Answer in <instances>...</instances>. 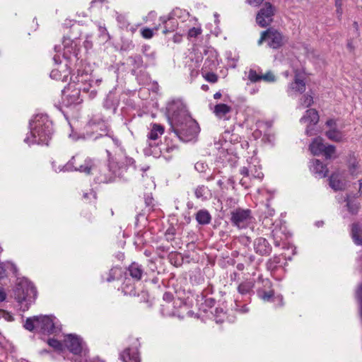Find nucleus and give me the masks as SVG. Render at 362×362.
<instances>
[{
	"mask_svg": "<svg viewBox=\"0 0 362 362\" xmlns=\"http://www.w3.org/2000/svg\"><path fill=\"white\" fill-rule=\"evenodd\" d=\"M167 110L173 131L180 140L187 142L198 134V124L191 117L181 101H173L168 105Z\"/></svg>",
	"mask_w": 362,
	"mask_h": 362,
	"instance_id": "obj_1",
	"label": "nucleus"
},
{
	"mask_svg": "<svg viewBox=\"0 0 362 362\" xmlns=\"http://www.w3.org/2000/svg\"><path fill=\"white\" fill-rule=\"evenodd\" d=\"M37 290L28 279H18L12 291V297L16 300V308L25 312L34 303L37 298Z\"/></svg>",
	"mask_w": 362,
	"mask_h": 362,
	"instance_id": "obj_2",
	"label": "nucleus"
},
{
	"mask_svg": "<svg viewBox=\"0 0 362 362\" xmlns=\"http://www.w3.org/2000/svg\"><path fill=\"white\" fill-rule=\"evenodd\" d=\"M106 152L108 156L109 165L107 167L104 165L102 168H97L96 170H98V175L95 176V181L98 184L112 182L115 181L117 176L122 177L119 170L124 168L123 164L119 165V163L114 160L111 153L108 150Z\"/></svg>",
	"mask_w": 362,
	"mask_h": 362,
	"instance_id": "obj_3",
	"label": "nucleus"
},
{
	"mask_svg": "<svg viewBox=\"0 0 362 362\" xmlns=\"http://www.w3.org/2000/svg\"><path fill=\"white\" fill-rule=\"evenodd\" d=\"M81 93L88 95L89 99H93L97 95L98 91L93 88L89 78V75L84 71L78 70L75 79L73 80Z\"/></svg>",
	"mask_w": 362,
	"mask_h": 362,
	"instance_id": "obj_4",
	"label": "nucleus"
},
{
	"mask_svg": "<svg viewBox=\"0 0 362 362\" xmlns=\"http://www.w3.org/2000/svg\"><path fill=\"white\" fill-rule=\"evenodd\" d=\"M284 37L281 33L270 27L261 33V37L258 40V44L261 45L264 41H267L269 47L279 49L284 45Z\"/></svg>",
	"mask_w": 362,
	"mask_h": 362,
	"instance_id": "obj_5",
	"label": "nucleus"
},
{
	"mask_svg": "<svg viewBox=\"0 0 362 362\" xmlns=\"http://www.w3.org/2000/svg\"><path fill=\"white\" fill-rule=\"evenodd\" d=\"M253 217L249 209L237 208L230 211L231 223L239 228H244L251 223Z\"/></svg>",
	"mask_w": 362,
	"mask_h": 362,
	"instance_id": "obj_6",
	"label": "nucleus"
},
{
	"mask_svg": "<svg viewBox=\"0 0 362 362\" xmlns=\"http://www.w3.org/2000/svg\"><path fill=\"white\" fill-rule=\"evenodd\" d=\"M25 329L40 334V338L44 340L45 334V315H40L27 317L23 323Z\"/></svg>",
	"mask_w": 362,
	"mask_h": 362,
	"instance_id": "obj_7",
	"label": "nucleus"
},
{
	"mask_svg": "<svg viewBox=\"0 0 362 362\" xmlns=\"http://www.w3.org/2000/svg\"><path fill=\"white\" fill-rule=\"evenodd\" d=\"M276 8L270 2H265L256 15V23L261 28H267L273 22Z\"/></svg>",
	"mask_w": 362,
	"mask_h": 362,
	"instance_id": "obj_8",
	"label": "nucleus"
},
{
	"mask_svg": "<svg viewBox=\"0 0 362 362\" xmlns=\"http://www.w3.org/2000/svg\"><path fill=\"white\" fill-rule=\"evenodd\" d=\"M42 118V115H37L35 119H32L29 122L30 128V135L33 138L32 143L43 145L45 141V131L43 128L44 122L40 121L38 117Z\"/></svg>",
	"mask_w": 362,
	"mask_h": 362,
	"instance_id": "obj_9",
	"label": "nucleus"
},
{
	"mask_svg": "<svg viewBox=\"0 0 362 362\" xmlns=\"http://www.w3.org/2000/svg\"><path fill=\"white\" fill-rule=\"evenodd\" d=\"M97 166L93 163L90 159H86L83 164L76 163V158L73 156L71 159L63 166L60 170L64 171H79L84 173L86 175H90L93 170H96Z\"/></svg>",
	"mask_w": 362,
	"mask_h": 362,
	"instance_id": "obj_10",
	"label": "nucleus"
},
{
	"mask_svg": "<svg viewBox=\"0 0 362 362\" xmlns=\"http://www.w3.org/2000/svg\"><path fill=\"white\" fill-rule=\"evenodd\" d=\"M78 37L74 35L64 37L62 44L64 46V57L66 59L71 57L73 54L76 59H79L80 45L77 42Z\"/></svg>",
	"mask_w": 362,
	"mask_h": 362,
	"instance_id": "obj_11",
	"label": "nucleus"
},
{
	"mask_svg": "<svg viewBox=\"0 0 362 362\" xmlns=\"http://www.w3.org/2000/svg\"><path fill=\"white\" fill-rule=\"evenodd\" d=\"M83 340L76 334H69L66 336L64 344L68 350L74 355H78L82 352Z\"/></svg>",
	"mask_w": 362,
	"mask_h": 362,
	"instance_id": "obj_12",
	"label": "nucleus"
},
{
	"mask_svg": "<svg viewBox=\"0 0 362 362\" xmlns=\"http://www.w3.org/2000/svg\"><path fill=\"white\" fill-rule=\"evenodd\" d=\"M253 247L256 254L260 256H269L272 251V247L268 240L262 237L255 239Z\"/></svg>",
	"mask_w": 362,
	"mask_h": 362,
	"instance_id": "obj_13",
	"label": "nucleus"
},
{
	"mask_svg": "<svg viewBox=\"0 0 362 362\" xmlns=\"http://www.w3.org/2000/svg\"><path fill=\"white\" fill-rule=\"evenodd\" d=\"M247 78L252 83H257L262 80L265 82L272 83L276 80L275 75L272 71H268L265 74H259L253 69L249 70Z\"/></svg>",
	"mask_w": 362,
	"mask_h": 362,
	"instance_id": "obj_14",
	"label": "nucleus"
},
{
	"mask_svg": "<svg viewBox=\"0 0 362 362\" xmlns=\"http://www.w3.org/2000/svg\"><path fill=\"white\" fill-rule=\"evenodd\" d=\"M62 330V324L57 317L52 315H47V334L57 336Z\"/></svg>",
	"mask_w": 362,
	"mask_h": 362,
	"instance_id": "obj_15",
	"label": "nucleus"
},
{
	"mask_svg": "<svg viewBox=\"0 0 362 362\" xmlns=\"http://www.w3.org/2000/svg\"><path fill=\"white\" fill-rule=\"evenodd\" d=\"M185 303V300L182 298H174L171 305L161 304V313L164 316H173L175 315L177 308H180Z\"/></svg>",
	"mask_w": 362,
	"mask_h": 362,
	"instance_id": "obj_16",
	"label": "nucleus"
},
{
	"mask_svg": "<svg viewBox=\"0 0 362 362\" xmlns=\"http://www.w3.org/2000/svg\"><path fill=\"white\" fill-rule=\"evenodd\" d=\"M127 270V274L136 281H141L144 274L142 265L136 262H132Z\"/></svg>",
	"mask_w": 362,
	"mask_h": 362,
	"instance_id": "obj_17",
	"label": "nucleus"
},
{
	"mask_svg": "<svg viewBox=\"0 0 362 362\" xmlns=\"http://www.w3.org/2000/svg\"><path fill=\"white\" fill-rule=\"evenodd\" d=\"M310 170L316 176L320 178L327 177L329 172L327 165L323 164L322 162L318 159L313 160Z\"/></svg>",
	"mask_w": 362,
	"mask_h": 362,
	"instance_id": "obj_18",
	"label": "nucleus"
},
{
	"mask_svg": "<svg viewBox=\"0 0 362 362\" xmlns=\"http://www.w3.org/2000/svg\"><path fill=\"white\" fill-rule=\"evenodd\" d=\"M324 140L322 137H315L309 145V149L314 156L322 155L324 151Z\"/></svg>",
	"mask_w": 362,
	"mask_h": 362,
	"instance_id": "obj_19",
	"label": "nucleus"
},
{
	"mask_svg": "<svg viewBox=\"0 0 362 362\" xmlns=\"http://www.w3.org/2000/svg\"><path fill=\"white\" fill-rule=\"evenodd\" d=\"M320 116L315 109H309L305 111V114L300 118V122H309L313 126L317 124L319 122Z\"/></svg>",
	"mask_w": 362,
	"mask_h": 362,
	"instance_id": "obj_20",
	"label": "nucleus"
},
{
	"mask_svg": "<svg viewBox=\"0 0 362 362\" xmlns=\"http://www.w3.org/2000/svg\"><path fill=\"white\" fill-rule=\"evenodd\" d=\"M351 235L356 245L362 246V225L358 223L351 224Z\"/></svg>",
	"mask_w": 362,
	"mask_h": 362,
	"instance_id": "obj_21",
	"label": "nucleus"
},
{
	"mask_svg": "<svg viewBox=\"0 0 362 362\" xmlns=\"http://www.w3.org/2000/svg\"><path fill=\"white\" fill-rule=\"evenodd\" d=\"M122 362H139V354L136 351L127 348L120 354Z\"/></svg>",
	"mask_w": 362,
	"mask_h": 362,
	"instance_id": "obj_22",
	"label": "nucleus"
},
{
	"mask_svg": "<svg viewBox=\"0 0 362 362\" xmlns=\"http://www.w3.org/2000/svg\"><path fill=\"white\" fill-rule=\"evenodd\" d=\"M328 180L330 187L334 191H341L344 189L345 185L342 180H340L339 174L332 173Z\"/></svg>",
	"mask_w": 362,
	"mask_h": 362,
	"instance_id": "obj_23",
	"label": "nucleus"
},
{
	"mask_svg": "<svg viewBox=\"0 0 362 362\" xmlns=\"http://www.w3.org/2000/svg\"><path fill=\"white\" fill-rule=\"evenodd\" d=\"M195 219L199 225H207L211 221V216L208 210L200 209L195 214Z\"/></svg>",
	"mask_w": 362,
	"mask_h": 362,
	"instance_id": "obj_24",
	"label": "nucleus"
},
{
	"mask_svg": "<svg viewBox=\"0 0 362 362\" xmlns=\"http://www.w3.org/2000/svg\"><path fill=\"white\" fill-rule=\"evenodd\" d=\"M255 281L253 280H246L239 284L238 291L242 295L253 293Z\"/></svg>",
	"mask_w": 362,
	"mask_h": 362,
	"instance_id": "obj_25",
	"label": "nucleus"
},
{
	"mask_svg": "<svg viewBox=\"0 0 362 362\" xmlns=\"http://www.w3.org/2000/svg\"><path fill=\"white\" fill-rule=\"evenodd\" d=\"M164 133V127L160 124L154 123L152 124L150 132L148 134V138L151 140H156L159 136Z\"/></svg>",
	"mask_w": 362,
	"mask_h": 362,
	"instance_id": "obj_26",
	"label": "nucleus"
},
{
	"mask_svg": "<svg viewBox=\"0 0 362 362\" xmlns=\"http://www.w3.org/2000/svg\"><path fill=\"white\" fill-rule=\"evenodd\" d=\"M232 108L230 106L224 103H219L215 105L214 112L218 117L223 118L228 113L230 112Z\"/></svg>",
	"mask_w": 362,
	"mask_h": 362,
	"instance_id": "obj_27",
	"label": "nucleus"
},
{
	"mask_svg": "<svg viewBox=\"0 0 362 362\" xmlns=\"http://www.w3.org/2000/svg\"><path fill=\"white\" fill-rule=\"evenodd\" d=\"M81 93L77 87L72 90L71 93L66 95L68 100L67 105L81 103L83 98H81Z\"/></svg>",
	"mask_w": 362,
	"mask_h": 362,
	"instance_id": "obj_28",
	"label": "nucleus"
},
{
	"mask_svg": "<svg viewBox=\"0 0 362 362\" xmlns=\"http://www.w3.org/2000/svg\"><path fill=\"white\" fill-rule=\"evenodd\" d=\"M257 294L259 298L265 302H272L274 300V292L272 289L267 291L264 288H258Z\"/></svg>",
	"mask_w": 362,
	"mask_h": 362,
	"instance_id": "obj_29",
	"label": "nucleus"
},
{
	"mask_svg": "<svg viewBox=\"0 0 362 362\" xmlns=\"http://www.w3.org/2000/svg\"><path fill=\"white\" fill-rule=\"evenodd\" d=\"M325 135L329 140L335 142H341L343 140L342 133L335 127L327 131Z\"/></svg>",
	"mask_w": 362,
	"mask_h": 362,
	"instance_id": "obj_30",
	"label": "nucleus"
},
{
	"mask_svg": "<svg viewBox=\"0 0 362 362\" xmlns=\"http://www.w3.org/2000/svg\"><path fill=\"white\" fill-rule=\"evenodd\" d=\"M291 88L302 93L305 90V83L303 80L299 78L298 76L296 74L294 81L291 83Z\"/></svg>",
	"mask_w": 362,
	"mask_h": 362,
	"instance_id": "obj_31",
	"label": "nucleus"
},
{
	"mask_svg": "<svg viewBox=\"0 0 362 362\" xmlns=\"http://www.w3.org/2000/svg\"><path fill=\"white\" fill-rule=\"evenodd\" d=\"M57 134L56 130L53 127L52 121H48L47 119V146H49V140H56L57 139Z\"/></svg>",
	"mask_w": 362,
	"mask_h": 362,
	"instance_id": "obj_32",
	"label": "nucleus"
},
{
	"mask_svg": "<svg viewBox=\"0 0 362 362\" xmlns=\"http://www.w3.org/2000/svg\"><path fill=\"white\" fill-rule=\"evenodd\" d=\"M346 202V207L348 211L352 215H356L358 214L360 209V204L358 202H356L353 200L349 199V197L346 198L344 200Z\"/></svg>",
	"mask_w": 362,
	"mask_h": 362,
	"instance_id": "obj_33",
	"label": "nucleus"
},
{
	"mask_svg": "<svg viewBox=\"0 0 362 362\" xmlns=\"http://www.w3.org/2000/svg\"><path fill=\"white\" fill-rule=\"evenodd\" d=\"M49 76L51 78L54 79L56 81H61L62 82L66 81L68 78V74L66 71L63 74L61 71L57 69H54L50 72Z\"/></svg>",
	"mask_w": 362,
	"mask_h": 362,
	"instance_id": "obj_34",
	"label": "nucleus"
},
{
	"mask_svg": "<svg viewBox=\"0 0 362 362\" xmlns=\"http://www.w3.org/2000/svg\"><path fill=\"white\" fill-rule=\"evenodd\" d=\"M134 69H138L144 66L143 58L140 54H135L129 57Z\"/></svg>",
	"mask_w": 362,
	"mask_h": 362,
	"instance_id": "obj_35",
	"label": "nucleus"
},
{
	"mask_svg": "<svg viewBox=\"0 0 362 362\" xmlns=\"http://www.w3.org/2000/svg\"><path fill=\"white\" fill-rule=\"evenodd\" d=\"M349 171L351 175H356V170L358 168V162L354 154L350 155L349 160Z\"/></svg>",
	"mask_w": 362,
	"mask_h": 362,
	"instance_id": "obj_36",
	"label": "nucleus"
},
{
	"mask_svg": "<svg viewBox=\"0 0 362 362\" xmlns=\"http://www.w3.org/2000/svg\"><path fill=\"white\" fill-rule=\"evenodd\" d=\"M47 344L57 351H62L64 349L63 344L58 339L54 338L49 339L47 340Z\"/></svg>",
	"mask_w": 362,
	"mask_h": 362,
	"instance_id": "obj_37",
	"label": "nucleus"
},
{
	"mask_svg": "<svg viewBox=\"0 0 362 362\" xmlns=\"http://www.w3.org/2000/svg\"><path fill=\"white\" fill-rule=\"evenodd\" d=\"M323 150L324 151L322 155L326 159H330L332 156L336 152V147L334 145L329 144L325 146Z\"/></svg>",
	"mask_w": 362,
	"mask_h": 362,
	"instance_id": "obj_38",
	"label": "nucleus"
},
{
	"mask_svg": "<svg viewBox=\"0 0 362 362\" xmlns=\"http://www.w3.org/2000/svg\"><path fill=\"white\" fill-rule=\"evenodd\" d=\"M141 52L145 57L152 60H153L156 57V53L151 51V47L149 45H145L142 46Z\"/></svg>",
	"mask_w": 362,
	"mask_h": 362,
	"instance_id": "obj_39",
	"label": "nucleus"
},
{
	"mask_svg": "<svg viewBox=\"0 0 362 362\" xmlns=\"http://www.w3.org/2000/svg\"><path fill=\"white\" fill-rule=\"evenodd\" d=\"M207 191V187L204 185L198 186L194 192L195 196L197 199H206L205 194Z\"/></svg>",
	"mask_w": 362,
	"mask_h": 362,
	"instance_id": "obj_40",
	"label": "nucleus"
},
{
	"mask_svg": "<svg viewBox=\"0 0 362 362\" xmlns=\"http://www.w3.org/2000/svg\"><path fill=\"white\" fill-rule=\"evenodd\" d=\"M176 234V228L173 226H170L165 231V236L168 241L174 240Z\"/></svg>",
	"mask_w": 362,
	"mask_h": 362,
	"instance_id": "obj_41",
	"label": "nucleus"
},
{
	"mask_svg": "<svg viewBox=\"0 0 362 362\" xmlns=\"http://www.w3.org/2000/svg\"><path fill=\"white\" fill-rule=\"evenodd\" d=\"M121 268L120 267H113L112 268L107 274V277L106 279V281L107 282H111L116 279V275L118 271L120 272Z\"/></svg>",
	"mask_w": 362,
	"mask_h": 362,
	"instance_id": "obj_42",
	"label": "nucleus"
},
{
	"mask_svg": "<svg viewBox=\"0 0 362 362\" xmlns=\"http://www.w3.org/2000/svg\"><path fill=\"white\" fill-rule=\"evenodd\" d=\"M225 315L226 313L222 308H216L214 310V316L216 317V322H222L223 319L221 317Z\"/></svg>",
	"mask_w": 362,
	"mask_h": 362,
	"instance_id": "obj_43",
	"label": "nucleus"
},
{
	"mask_svg": "<svg viewBox=\"0 0 362 362\" xmlns=\"http://www.w3.org/2000/svg\"><path fill=\"white\" fill-rule=\"evenodd\" d=\"M174 300L173 294L170 292H165L163 296V303L164 305H171Z\"/></svg>",
	"mask_w": 362,
	"mask_h": 362,
	"instance_id": "obj_44",
	"label": "nucleus"
},
{
	"mask_svg": "<svg viewBox=\"0 0 362 362\" xmlns=\"http://www.w3.org/2000/svg\"><path fill=\"white\" fill-rule=\"evenodd\" d=\"M141 36L145 39H151L153 36V29L144 28L141 30Z\"/></svg>",
	"mask_w": 362,
	"mask_h": 362,
	"instance_id": "obj_45",
	"label": "nucleus"
},
{
	"mask_svg": "<svg viewBox=\"0 0 362 362\" xmlns=\"http://www.w3.org/2000/svg\"><path fill=\"white\" fill-rule=\"evenodd\" d=\"M98 30L100 31V36L103 38L104 40L107 41L110 39V35L107 33V30L105 26L99 25Z\"/></svg>",
	"mask_w": 362,
	"mask_h": 362,
	"instance_id": "obj_46",
	"label": "nucleus"
},
{
	"mask_svg": "<svg viewBox=\"0 0 362 362\" xmlns=\"http://www.w3.org/2000/svg\"><path fill=\"white\" fill-rule=\"evenodd\" d=\"M204 78L210 83H216L218 81V76L213 72H207Z\"/></svg>",
	"mask_w": 362,
	"mask_h": 362,
	"instance_id": "obj_47",
	"label": "nucleus"
},
{
	"mask_svg": "<svg viewBox=\"0 0 362 362\" xmlns=\"http://www.w3.org/2000/svg\"><path fill=\"white\" fill-rule=\"evenodd\" d=\"M202 33V29L199 28H192L188 31V37H197L199 35Z\"/></svg>",
	"mask_w": 362,
	"mask_h": 362,
	"instance_id": "obj_48",
	"label": "nucleus"
},
{
	"mask_svg": "<svg viewBox=\"0 0 362 362\" xmlns=\"http://www.w3.org/2000/svg\"><path fill=\"white\" fill-rule=\"evenodd\" d=\"M207 168V165L202 162H197L194 165V168L199 173L204 172Z\"/></svg>",
	"mask_w": 362,
	"mask_h": 362,
	"instance_id": "obj_49",
	"label": "nucleus"
},
{
	"mask_svg": "<svg viewBox=\"0 0 362 362\" xmlns=\"http://www.w3.org/2000/svg\"><path fill=\"white\" fill-rule=\"evenodd\" d=\"M1 317L8 322H13L14 320V317L10 312L6 310H4Z\"/></svg>",
	"mask_w": 362,
	"mask_h": 362,
	"instance_id": "obj_50",
	"label": "nucleus"
},
{
	"mask_svg": "<svg viewBox=\"0 0 362 362\" xmlns=\"http://www.w3.org/2000/svg\"><path fill=\"white\" fill-rule=\"evenodd\" d=\"M204 304L206 308H211L215 305L216 300L213 298H206Z\"/></svg>",
	"mask_w": 362,
	"mask_h": 362,
	"instance_id": "obj_51",
	"label": "nucleus"
},
{
	"mask_svg": "<svg viewBox=\"0 0 362 362\" xmlns=\"http://www.w3.org/2000/svg\"><path fill=\"white\" fill-rule=\"evenodd\" d=\"M303 98H304L303 104L306 107H310L313 103V98L311 95H305L303 96Z\"/></svg>",
	"mask_w": 362,
	"mask_h": 362,
	"instance_id": "obj_52",
	"label": "nucleus"
},
{
	"mask_svg": "<svg viewBox=\"0 0 362 362\" xmlns=\"http://www.w3.org/2000/svg\"><path fill=\"white\" fill-rule=\"evenodd\" d=\"M240 243L245 246H248L252 243V239L248 236L240 237Z\"/></svg>",
	"mask_w": 362,
	"mask_h": 362,
	"instance_id": "obj_53",
	"label": "nucleus"
},
{
	"mask_svg": "<svg viewBox=\"0 0 362 362\" xmlns=\"http://www.w3.org/2000/svg\"><path fill=\"white\" fill-rule=\"evenodd\" d=\"M356 297L359 301V303H362V283L359 285L356 291Z\"/></svg>",
	"mask_w": 362,
	"mask_h": 362,
	"instance_id": "obj_54",
	"label": "nucleus"
},
{
	"mask_svg": "<svg viewBox=\"0 0 362 362\" xmlns=\"http://www.w3.org/2000/svg\"><path fill=\"white\" fill-rule=\"evenodd\" d=\"M247 2L255 7L259 6L261 4H262L264 0H246Z\"/></svg>",
	"mask_w": 362,
	"mask_h": 362,
	"instance_id": "obj_55",
	"label": "nucleus"
},
{
	"mask_svg": "<svg viewBox=\"0 0 362 362\" xmlns=\"http://www.w3.org/2000/svg\"><path fill=\"white\" fill-rule=\"evenodd\" d=\"M313 131H314V126H313L310 124L307 126L305 133L308 136H310L314 135L315 133L313 132Z\"/></svg>",
	"mask_w": 362,
	"mask_h": 362,
	"instance_id": "obj_56",
	"label": "nucleus"
},
{
	"mask_svg": "<svg viewBox=\"0 0 362 362\" xmlns=\"http://www.w3.org/2000/svg\"><path fill=\"white\" fill-rule=\"evenodd\" d=\"M279 262V258L278 257H274L273 259H269L267 265H269L270 267L274 266L276 264H278Z\"/></svg>",
	"mask_w": 362,
	"mask_h": 362,
	"instance_id": "obj_57",
	"label": "nucleus"
},
{
	"mask_svg": "<svg viewBox=\"0 0 362 362\" xmlns=\"http://www.w3.org/2000/svg\"><path fill=\"white\" fill-rule=\"evenodd\" d=\"M206 67H208L209 69H212L213 68L211 67V66H215V62L214 60H211V59H206V61L204 62V64Z\"/></svg>",
	"mask_w": 362,
	"mask_h": 362,
	"instance_id": "obj_58",
	"label": "nucleus"
},
{
	"mask_svg": "<svg viewBox=\"0 0 362 362\" xmlns=\"http://www.w3.org/2000/svg\"><path fill=\"white\" fill-rule=\"evenodd\" d=\"M346 47L351 52H353L354 51L355 47L353 45V42H352L351 39L348 40Z\"/></svg>",
	"mask_w": 362,
	"mask_h": 362,
	"instance_id": "obj_59",
	"label": "nucleus"
},
{
	"mask_svg": "<svg viewBox=\"0 0 362 362\" xmlns=\"http://www.w3.org/2000/svg\"><path fill=\"white\" fill-rule=\"evenodd\" d=\"M326 125L327 127H334V128L335 127L336 128V126H337V124H336V121L333 119H328L327 122H326Z\"/></svg>",
	"mask_w": 362,
	"mask_h": 362,
	"instance_id": "obj_60",
	"label": "nucleus"
},
{
	"mask_svg": "<svg viewBox=\"0 0 362 362\" xmlns=\"http://www.w3.org/2000/svg\"><path fill=\"white\" fill-rule=\"evenodd\" d=\"M177 146L175 145H171L170 146L168 143L166 144V147L163 150H165L167 152H171L173 150L176 149Z\"/></svg>",
	"mask_w": 362,
	"mask_h": 362,
	"instance_id": "obj_61",
	"label": "nucleus"
},
{
	"mask_svg": "<svg viewBox=\"0 0 362 362\" xmlns=\"http://www.w3.org/2000/svg\"><path fill=\"white\" fill-rule=\"evenodd\" d=\"M125 166L132 165L134 163V160L132 158L125 157Z\"/></svg>",
	"mask_w": 362,
	"mask_h": 362,
	"instance_id": "obj_62",
	"label": "nucleus"
},
{
	"mask_svg": "<svg viewBox=\"0 0 362 362\" xmlns=\"http://www.w3.org/2000/svg\"><path fill=\"white\" fill-rule=\"evenodd\" d=\"M6 298V293L3 288H0V302H3Z\"/></svg>",
	"mask_w": 362,
	"mask_h": 362,
	"instance_id": "obj_63",
	"label": "nucleus"
},
{
	"mask_svg": "<svg viewBox=\"0 0 362 362\" xmlns=\"http://www.w3.org/2000/svg\"><path fill=\"white\" fill-rule=\"evenodd\" d=\"M240 174L244 176H248L249 175V169L247 167H243L240 169Z\"/></svg>",
	"mask_w": 362,
	"mask_h": 362,
	"instance_id": "obj_64",
	"label": "nucleus"
}]
</instances>
